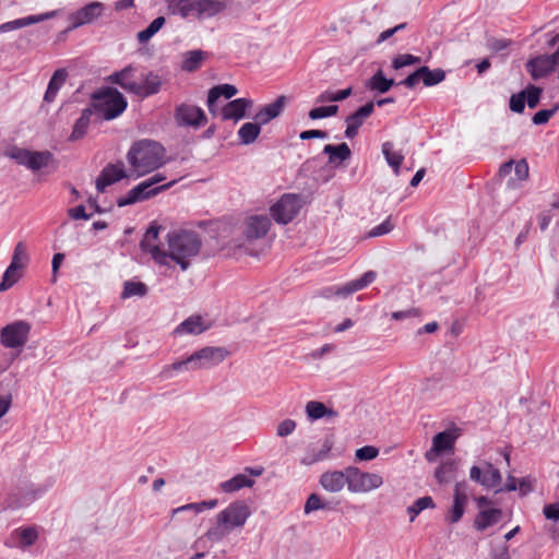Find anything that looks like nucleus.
Returning <instances> with one entry per match:
<instances>
[{
	"mask_svg": "<svg viewBox=\"0 0 559 559\" xmlns=\"http://www.w3.org/2000/svg\"><path fill=\"white\" fill-rule=\"evenodd\" d=\"M127 162L133 179L148 175L166 164L165 147L148 139L134 142L127 153Z\"/></svg>",
	"mask_w": 559,
	"mask_h": 559,
	"instance_id": "obj_1",
	"label": "nucleus"
},
{
	"mask_svg": "<svg viewBox=\"0 0 559 559\" xmlns=\"http://www.w3.org/2000/svg\"><path fill=\"white\" fill-rule=\"evenodd\" d=\"M168 261L176 262L182 271L190 266V259L201 249V240L193 231L178 230L168 234Z\"/></svg>",
	"mask_w": 559,
	"mask_h": 559,
	"instance_id": "obj_2",
	"label": "nucleus"
},
{
	"mask_svg": "<svg viewBox=\"0 0 559 559\" xmlns=\"http://www.w3.org/2000/svg\"><path fill=\"white\" fill-rule=\"evenodd\" d=\"M225 10L219 0H181L170 5L168 12L187 21H203L219 14Z\"/></svg>",
	"mask_w": 559,
	"mask_h": 559,
	"instance_id": "obj_3",
	"label": "nucleus"
},
{
	"mask_svg": "<svg viewBox=\"0 0 559 559\" xmlns=\"http://www.w3.org/2000/svg\"><path fill=\"white\" fill-rule=\"evenodd\" d=\"M124 96L116 88L107 87L93 95V112L102 120H112L119 117L127 108Z\"/></svg>",
	"mask_w": 559,
	"mask_h": 559,
	"instance_id": "obj_4",
	"label": "nucleus"
},
{
	"mask_svg": "<svg viewBox=\"0 0 559 559\" xmlns=\"http://www.w3.org/2000/svg\"><path fill=\"white\" fill-rule=\"evenodd\" d=\"M165 180V176L160 174H156L147 180H144L133 187L124 197H121L117 200V205L119 207H123L126 205L134 204L138 202H142L147 200L163 190H166L176 183V180H173L166 185L154 187L156 183Z\"/></svg>",
	"mask_w": 559,
	"mask_h": 559,
	"instance_id": "obj_5",
	"label": "nucleus"
},
{
	"mask_svg": "<svg viewBox=\"0 0 559 559\" xmlns=\"http://www.w3.org/2000/svg\"><path fill=\"white\" fill-rule=\"evenodd\" d=\"M31 331V325L26 321H15L11 324L5 325L0 333V342L5 348H10L15 350V354L10 359L8 365L4 367L7 368L13 359H15L19 354L22 352L23 347L25 346L28 334Z\"/></svg>",
	"mask_w": 559,
	"mask_h": 559,
	"instance_id": "obj_6",
	"label": "nucleus"
},
{
	"mask_svg": "<svg viewBox=\"0 0 559 559\" xmlns=\"http://www.w3.org/2000/svg\"><path fill=\"white\" fill-rule=\"evenodd\" d=\"M304 206L299 194L285 193L271 207L270 213L277 224L286 225L292 222Z\"/></svg>",
	"mask_w": 559,
	"mask_h": 559,
	"instance_id": "obj_7",
	"label": "nucleus"
},
{
	"mask_svg": "<svg viewBox=\"0 0 559 559\" xmlns=\"http://www.w3.org/2000/svg\"><path fill=\"white\" fill-rule=\"evenodd\" d=\"M4 155L13 159L16 164L25 166L33 171L47 167L52 158L51 153L47 151H29L17 146L7 148Z\"/></svg>",
	"mask_w": 559,
	"mask_h": 559,
	"instance_id": "obj_8",
	"label": "nucleus"
},
{
	"mask_svg": "<svg viewBox=\"0 0 559 559\" xmlns=\"http://www.w3.org/2000/svg\"><path fill=\"white\" fill-rule=\"evenodd\" d=\"M348 491L366 493L380 488L383 477L378 473L362 472L356 466H348Z\"/></svg>",
	"mask_w": 559,
	"mask_h": 559,
	"instance_id": "obj_9",
	"label": "nucleus"
},
{
	"mask_svg": "<svg viewBox=\"0 0 559 559\" xmlns=\"http://www.w3.org/2000/svg\"><path fill=\"white\" fill-rule=\"evenodd\" d=\"M216 515L233 532L234 530L243 527L251 515V510L247 502L237 500Z\"/></svg>",
	"mask_w": 559,
	"mask_h": 559,
	"instance_id": "obj_10",
	"label": "nucleus"
},
{
	"mask_svg": "<svg viewBox=\"0 0 559 559\" xmlns=\"http://www.w3.org/2000/svg\"><path fill=\"white\" fill-rule=\"evenodd\" d=\"M229 352L222 346H205L194 353H192L191 359L194 366V370L210 369L226 359Z\"/></svg>",
	"mask_w": 559,
	"mask_h": 559,
	"instance_id": "obj_11",
	"label": "nucleus"
},
{
	"mask_svg": "<svg viewBox=\"0 0 559 559\" xmlns=\"http://www.w3.org/2000/svg\"><path fill=\"white\" fill-rule=\"evenodd\" d=\"M106 5L99 1H93L85 4L81 9L69 14V29H75L83 25L93 23L104 15Z\"/></svg>",
	"mask_w": 559,
	"mask_h": 559,
	"instance_id": "obj_12",
	"label": "nucleus"
},
{
	"mask_svg": "<svg viewBox=\"0 0 559 559\" xmlns=\"http://www.w3.org/2000/svg\"><path fill=\"white\" fill-rule=\"evenodd\" d=\"M123 178H132L130 168H126L123 163L118 162L116 164L107 165L99 176L96 179V189L98 192H104L105 189L123 179Z\"/></svg>",
	"mask_w": 559,
	"mask_h": 559,
	"instance_id": "obj_13",
	"label": "nucleus"
},
{
	"mask_svg": "<svg viewBox=\"0 0 559 559\" xmlns=\"http://www.w3.org/2000/svg\"><path fill=\"white\" fill-rule=\"evenodd\" d=\"M159 229V226L151 225L141 241V248L143 251L148 252L156 263L168 265L167 252L160 250L157 245Z\"/></svg>",
	"mask_w": 559,
	"mask_h": 559,
	"instance_id": "obj_14",
	"label": "nucleus"
},
{
	"mask_svg": "<svg viewBox=\"0 0 559 559\" xmlns=\"http://www.w3.org/2000/svg\"><path fill=\"white\" fill-rule=\"evenodd\" d=\"M176 121L179 126L198 128L206 121L204 111L194 105L181 104L176 108Z\"/></svg>",
	"mask_w": 559,
	"mask_h": 559,
	"instance_id": "obj_15",
	"label": "nucleus"
},
{
	"mask_svg": "<svg viewBox=\"0 0 559 559\" xmlns=\"http://www.w3.org/2000/svg\"><path fill=\"white\" fill-rule=\"evenodd\" d=\"M469 478L486 488H497L502 480L500 471L489 462L485 463L484 474L480 467L476 465L472 466Z\"/></svg>",
	"mask_w": 559,
	"mask_h": 559,
	"instance_id": "obj_16",
	"label": "nucleus"
},
{
	"mask_svg": "<svg viewBox=\"0 0 559 559\" xmlns=\"http://www.w3.org/2000/svg\"><path fill=\"white\" fill-rule=\"evenodd\" d=\"M271 225V219L267 215H251L246 219L243 234L249 240L260 239L266 236Z\"/></svg>",
	"mask_w": 559,
	"mask_h": 559,
	"instance_id": "obj_17",
	"label": "nucleus"
},
{
	"mask_svg": "<svg viewBox=\"0 0 559 559\" xmlns=\"http://www.w3.org/2000/svg\"><path fill=\"white\" fill-rule=\"evenodd\" d=\"M467 501V484L465 481L456 483L454 487L453 506L447 515V520L451 523H457L465 512Z\"/></svg>",
	"mask_w": 559,
	"mask_h": 559,
	"instance_id": "obj_18",
	"label": "nucleus"
},
{
	"mask_svg": "<svg viewBox=\"0 0 559 559\" xmlns=\"http://www.w3.org/2000/svg\"><path fill=\"white\" fill-rule=\"evenodd\" d=\"M348 467L343 471H326L320 476V485L328 492L336 493L348 487Z\"/></svg>",
	"mask_w": 559,
	"mask_h": 559,
	"instance_id": "obj_19",
	"label": "nucleus"
},
{
	"mask_svg": "<svg viewBox=\"0 0 559 559\" xmlns=\"http://www.w3.org/2000/svg\"><path fill=\"white\" fill-rule=\"evenodd\" d=\"M252 106L253 102L250 98H237L224 105L219 115L223 120H234L238 122L247 117V110Z\"/></svg>",
	"mask_w": 559,
	"mask_h": 559,
	"instance_id": "obj_20",
	"label": "nucleus"
},
{
	"mask_svg": "<svg viewBox=\"0 0 559 559\" xmlns=\"http://www.w3.org/2000/svg\"><path fill=\"white\" fill-rule=\"evenodd\" d=\"M57 15H58V11L53 10V11L35 14V15H28L25 17L16 19L14 21L5 22V23L0 24V33L12 32V31L25 27V26H29L32 24H36V23H40V22L50 20Z\"/></svg>",
	"mask_w": 559,
	"mask_h": 559,
	"instance_id": "obj_21",
	"label": "nucleus"
},
{
	"mask_svg": "<svg viewBox=\"0 0 559 559\" xmlns=\"http://www.w3.org/2000/svg\"><path fill=\"white\" fill-rule=\"evenodd\" d=\"M456 438L457 433L454 430H445L437 433L432 439L431 450L426 454L427 460L431 461L433 455L452 450Z\"/></svg>",
	"mask_w": 559,
	"mask_h": 559,
	"instance_id": "obj_22",
	"label": "nucleus"
},
{
	"mask_svg": "<svg viewBox=\"0 0 559 559\" xmlns=\"http://www.w3.org/2000/svg\"><path fill=\"white\" fill-rule=\"evenodd\" d=\"M230 533L231 531L216 515L215 524L192 544V548H198L200 544L204 542H209L212 546L213 544L222 542Z\"/></svg>",
	"mask_w": 559,
	"mask_h": 559,
	"instance_id": "obj_23",
	"label": "nucleus"
},
{
	"mask_svg": "<svg viewBox=\"0 0 559 559\" xmlns=\"http://www.w3.org/2000/svg\"><path fill=\"white\" fill-rule=\"evenodd\" d=\"M210 323L203 320L200 316H191L182 321L175 330L174 334L183 335H199L210 329Z\"/></svg>",
	"mask_w": 559,
	"mask_h": 559,
	"instance_id": "obj_24",
	"label": "nucleus"
},
{
	"mask_svg": "<svg viewBox=\"0 0 559 559\" xmlns=\"http://www.w3.org/2000/svg\"><path fill=\"white\" fill-rule=\"evenodd\" d=\"M376 272L368 271L361 277L353 280L342 286L334 288V294L342 297H347L362 288L367 287L376 280Z\"/></svg>",
	"mask_w": 559,
	"mask_h": 559,
	"instance_id": "obj_25",
	"label": "nucleus"
},
{
	"mask_svg": "<svg viewBox=\"0 0 559 559\" xmlns=\"http://www.w3.org/2000/svg\"><path fill=\"white\" fill-rule=\"evenodd\" d=\"M285 103V96H280L275 102L263 106L254 115V121L258 122L260 126L269 123L271 120L275 119L281 115V112L284 109Z\"/></svg>",
	"mask_w": 559,
	"mask_h": 559,
	"instance_id": "obj_26",
	"label": "nucleus"
},
{
	"mask_svg": "<svg viewBox=\"0 0 559 559\" xmlns=\"http://www.w3.org/2000/svg\"><path fill=\"white\" fill-rule=\"evenodd\" d=\"M162 87V79L154 72H148L142 76L135 87V95L144 98L157 94Z\"/></svg>",
	"mask_w": 559,
	"mask_h": 559,
	"instance_id": "obj_27",
	"label": "nucleus"
},
{
	"mask_svg": "<svg viewBox=\"0 0 559 559\" xmlns=\"http://www.w3.org/2000/svg\"><path fill=\"white\" fill-rule=\"evenodd\" d=\"M527 70L534 79L542 78L557 67L551 56H539L527 62Z\"/></svg>",
	"mask_w": 559,
	"mask_h": 559,
	"instance_id": "obj_28",
	"label": "nucleus"
},
{
	"mask_svg": "<svg viewBox=\"0 0 559 559\" xmlns=\"http://www.w3.org/2000/svg\"><path fill=\"white\" fill-rule=\"evenodd\" d=\"M135 69L132 66H128L119 72H115L109 76V80L121 86L129 93L135 94V87L138 81L133 80V73Z\"/></svg>",
	"mask_w": 559,
	"mask_h": 559,
	"instance_id": "obj_29",
	"label": "nucleus"
},
{
	"mask_svg": "<svg viewBox=\"0 0 559 559\" xmlns=\"http://www.w3.org/2000/svg\"><path fill=\"white\" fill-rule=\"evenodd\" d=\"M187 371H195L191 356L176 360L170 365L164 366L163 369L160 370L159 377L164 380H168L174 378L179 372Z\"/></svg>",
	"mask_w": 559,
	"mask_h": 559,
	"instance_id": "obj_30",
	"label": "nucleus"
},
{
	"mask_svg": "<svg viewBox=\"0 0 559 559\" xmlns=\"http://www.w3.org/2000/svg\"><path fill=\"white\" fill-rule=\"evenodd\" d=\"M501 515L502 513L500 509L480 510L474 520V526L478 531H485L497 524L500 521Z\"/></svg>",
	"mask_w": 559,
	"mask_h": 559,
	"instance_id": "obj_31",
	"label": "nucleus"
},
{
	"mask_svg": "<svg viewBox=\"0 0 559 559\" xmlns=\"http://www.w3.org/2000/svg\"><path fill=\"white\" fill-rule=\"evenodd\" d=\"M323 153L329 155L330 164L338 166L349 158L350 148L346 143H341L338 145L326 144L323 148Z\"/></svg>",
	"mask_w": 559,
	"mask_h": 559,
	"instance_id": "obj_32",
	"label": "nucleus"
},
{
	"mask_svg": "<svg viewBox=\"0 0 559 559\" xmlns=\"http://www.w3.org/2000/svg\"><path fill=\"white\" fill-rule=\"evenodd\" d=\"M67 76H68V73L64 69H58L57 71H55V73L52 74V76L48 83V87H47V91L44 96L45 102H47V103L53 102L59 90L64 84Z\"/></svg>",
	"mask_w": 559,
	"mask_h": 559,
	"instance_id": "obj_33",
	"label": "nucleus"
},
{
	"mask_svg": "<svg viewBox=\"0 0 559 559\" xmlns=\"http://www.w3.org/2000/svg\"><path fill=\"white\" fill-rule=\"evenodd\" d=\"M93 114V109L90 107L82 110L80 118L73 127L70 141H78L86 134Z\"/></svg>",
	"mask_w": 559,
	"mask_h": 559,
	"instance_id": "obj_34",
	"label": "nucleus"
},
{
	"mask_svg": "<svg viewBox=\"0 0 559 559\" xmlns=\"http://www.w3.org/2000/svg\"><path fill=\"white\" fill-rule=\"evenodd\" d=\"M254 484L253 479L249 478L245 474H238L233 478L219 484V489L224 492H235L245 487H252Z\"/></svg>",
	"mask_w": 559,
	"mask_h": 559,
	"instance_id": "obj_35",
	"label": "nucleus"
},
{
	"mask_svg": "<svg viewBox=\"0 0 559 559\" xmlns=\"http://www.w3.org/2000/svg\"><path fill=\"white\" fill-rule=\"evenodd\" d=\"M261 132V126L258 122H246L238 130V138L245 145L253 143Z\"/></svg>",
	"mask_w": 559,
	"mask_h": 559,
	"instance_id": "obj_36",
	"label": "nucleus"
},
{
	"mask_svg": "<svg viewBox=\"0 0 559 559\" xmlns=\"http://www.w3.org/2000/svg\"><path fill=\"white\" fill-rule=\"evenodd\" d=\"M394 85V80L386 79L381 70L377 71L366 83V86L378 93H385Z\"/></svg>",
	"mask_w": 559,
	"mask_h": 559,
	"instance_id": "obj_37",
	"label": "nucleus"
},
{
	"mask_svg": "<svg viewBox=\"0 0 559 559\" xmlns=\"http://www.w3.org/2000/svg\"><path fill=\"white\" fill-rule=\"evenodd\" d=\"M23 269L24 267L17 266L15 264H10L7 267V270L3 273L2 281L0 283V293L8 290L15 283L19 282V280L23 275Z\"/></svg>",
	"mask_w": 559,
	"mask_h": 559,
	"instance_id": "obj_38",
	"label": "nucleus"
},
{
	"mask_svg": "<svg viewBox=\"0 0 559 559\" xmlns=\"http://www.w3.org/2000/svg\"><path fill=\"white\" fill-rule=\"evenodd\" d=\"M44 492V489H31L23 497H17L19 493H13L8 498V508L17 509L33 502L37 497Z\"/></svg>",
	"mask_w": 559,
	"mask_h": 559,
	"instance_id": "obj_39",
	"label": "nucleus"
},
{
	"mask_svg": "<svg viewBox=\"0 0 559 559\" xmlns=\"http://www.w3.org/2000/svg\"><path fill=\"white\" fill-rule=\"evenodd\" d=\"M306 414L308 419L313 421L323 418L324 416H333L335 413L332 409L317 401H310L306 404Z\"/></svg>",
	"mask_w": 559,
	"mask_h": 559,
	"instance_id": "obj_40",
	"label": "nucleus"
},
{
	"mask_svg": "<svg viewBox=\"0 0 559 559\" xmlns=\"http://www.w3.org/2000/svg\"><path fill=\"white\" fill-rule=\"evenodd\" d=\"M204 59V52L202 50H190L183 55L181 69L187 72H193L198 70Z\"/></svg>",
	"mask_w": 559,
	"mask_h": 559,
	"instance_id": "obj_41",
	"label": "nucleus"
},
{
	"mask_svg": "<svg viewBox=\"0 0 559 559\" xmlns=\"http://www.w3.org/2000/svg\"><path fill=\"white\" fill-rule=\"evenodd\" d=\"M382 153L388 164L394 169V173L397 175L399 168L404 160V156L400 152H395L393 150V144L391 142H385L382 144Z\"/></svg>",
	"mask_w": 559,
	"mask_h": 559,
	"instance_id": "obj_42",
	"label": "nucleus"
},
{
	"mask_svg": "<svg viewBox=\"0 0 559 559\" xmlns=\"http://www.w3.org/2000/svg\"><path fill=\"white\" fill-rule=\"evenodd\" d=\"M14 536L16 538V546L20 548L32 546L38 537L37 532L32 527L19 528L14 532Z\"/></svg>",
	"mask_w": 559,
	"mask_h": 559,
	"instance_id": "obj_43",
	"label": "nucleus"
},
{
	"mask_svg": "<svg viewBox=\"0 0 559 559\" xmlns=\"http://www.w3.org/2000/svg\"><path fill=\"white\" fill-rule=\"evenodd\" d=\"M332 449V444L330 441H325L322 444V448L319 451H309L302 459L301 464L304 465H311L317 462L323 461L328 457L330 451Z\"/></svg>",
	"mask_w": 559,
	"mask_h": 559,
	"instance_id": "obj_44",
	"label": "nucleus"
},
{
	"mask_svg": "<svg viewBox=\"0 0 559 559\" xmlns=\"http://www.w3.org/2000/svg\"><path fill=\"white\" fill-rule=\"evenodd\" d=\"M421 81L426 86H433L445 79V73L441 69L430 70L428 67L420 68Z\"/></svg>",
	"mask_w": 559,
	"mask_h": 559,
	"instance_id": "obj_45",
	"label": "nucleus"
},
{
	"mask_svg": "<svg viewBox=\"0 0 559 559\" xmlns=\"http://www.w3.org/2000/svg\"><path fill=\"white\" fill-rule=\"evenodd\" d=\"M164 24L165 17H156L145 29L138 33V40L142 44L148 41L164 26Z\"/></svg>",
	"mask_w": 559,
	"mask_h": 559,
	"instance_id": "obj_46",
	"label": "nucleus"
},
{
	"mask_svg": "<svg viewBox=\"0 0 559 559\" xmlns=\"http://www.w3.org/2000/svg\"><path fill=\"white\" fill-rule=\"evenodd\" d=\"M373 109L374 103H367L366 105L358 108L353 115L347 117V120L360 128L365 119L368 118L373 112Z\"/></svg>",
	"mask_w": 559,
	"mask_h": 559,
	"instance_id": "obj_47",
	"label": "nucleus"
},
{
	"mask_svg": "<svg viewBox=\"0 0 559 559\" xmlns=\"http://www.w3.org/2000/svg\"><path fill=\"white\" fill-rule=\"evenodd\" d=\"M146 286L141 282L128 281L124 283L122 298H130L133 296L142 297L146 294Z\"/></svg>",
	"mask_w": 559,
	"mask_h": 559,
	"instance_id": "obj_48",
	"label": "nucleus"
},
{
	"mask_svg": "<svg viewBox=\"0 0 559 559\" xmlns=\"http://www.w3.org/2000/svg\"><path fill=\"white\" fill-rule=\"evenodd\" d=\"M209 93L212 94V99L219 98L222 96L226 99H230L238 93V90L231 84H221L212 87Z\"/></svg>",
	"mask_w": 559,
	"mask_h": 559,
	"instance_id": "obj_49",
	"label": "nucleus"
},
{
	"mask_svg": "<svg viewBox=\"0 0 559 559\" xmlns=\"http://www.w3.org/2000/svg\"><path fill=\"white\" fill-rule=\"evenodd\" d=\"M338 111L336 105L316 107L309 111V118L312 120L335 116Z\"/></svg>",
	"mask_w": 559,
	"mask_h": 559,
	"instance_id": "obj_50",
	"label": "nucleus"
},
{
	"mask_svg": "<svg viewBox=\"0 0 559 559\" xmlns=\"http://www.w3.org/2000/svg\"><path fill=\"white\" fill-rule=\"evenodd\" d=\"M326 504L322 501L321 497L317 493H311L304 507V511L306 514H309L313 511L325 509Z\"/></svg>",
	"mask_w": 559,
	"mask_h": 559,
	"instance_id": "obj_51",
	"label": "nucleus"
},
{
	"mask_svg": "<svg viewBox=\"0 0 559 559\" xmlns=\"http://www.w3.org/2000/svg\"><path fill=\"white\" fill-rule=\"evenodd\" d=\"M27 261V252L24 243L19 242L15 246L12 260L10 264H15L17 266L24 267Z\"/></svg>",
	"mask_w": 559,
	"mask_h": 559,
	"instance_id": "obj_52",
	"label": "nucleus"
},
{
	"mask_svg": "<svg viewBox=\"0 0 559 559\" xmlns=\"http://www.w3.org/2000/svg\"><path fill=\"white\" fill-rule=\"evenodd\" d=\"M522 93H525V100L530 108H535L538 105L542 88L535 85H530L526 90L522 91Z\"/></svg>",
	"mask_w": 559,
	"mask_h": 559,
	"instance_id": "obj_53",
	"label": "nucleus"
},
{
	"mask_svg": "<svg viewBox=\"0 0 559 559\" xmlns=\"http://www.w3.org/2000/svg\"><path fill=\"white\" fill-rule=\"evenodd\" d=\"M420 62L419 57H415L409 53L400 55L396 58L393 59L392 66L394 69L399 70L407 66H412L415 63Z\"/></svg>",
	"mask_w": 559,
	"mask_h": 559,
	"instance_id": "obj_54",
	"label": "nucleus"
},
{
	"mask_svg": "<svg viewBox=\"0 0 559 559\" xmlns=\"http://www.w3.org/2000/svg\"><path fill=\"white\" fill-rule=\"evenodd\" d=\"M558 106H555L554 108H550V109H542L539 111H537L534 116H533V123L534 124H545L549 121V119L557 112L558 110Z\"/></svg>",
	"mask_w": 559,
	"mask_h": 559,
	"instance_id": "obj_55",
	"label": "nucleus"
},
{
	"mask_svg": "<svg viewBox=\"0 0 559 559\" xmlns=\"http://www.w3.org/2000/svg\"><path fill=\"white\" fill-rule=\"evenodd\" d=\"M379 451L372 445H365L356 450V457L360 461H370L378 456Z\"/></svg>",
	"mask_w": 559,
	"mask_h": 559,
	"instance_id": "obj_56",
	"label": "nucleus"
},
{
	"mask_svg": "<svg viewBox=\"0 0 559 559\" xmlns=\"http://www.w3.org/2000/svg\"><path fill=\"white\" fill-rule=\"evenodd\" d=\"M296 429V421L293 419H285L281 421L276 427V433L278 437H287L292 435Z\"/></svg>",
	"mask_w": 559,
	"mask_h": 559,
	"instance_id": "obj_57",
	"label": "nucleus"
},
{
	"mask_svg": "<svg viewBox=\"0 0 559 559\" xmlns=\"http://www.w3.org/2000/svg\"><path fill=\"white\" fill-rule=\"evenodd\" d=\"M525 108V93L513 94L510 98V109L514 112L521 114Z\"/></svg>",
	"mask_w": 559,
	"mask_h": 559,
	"instance_id": "obj_58",
	"label": "nucleus"
},
{
	"mask_svg": "<svg viewBox=\"0 0 559 559\" xmlns=\"http://www.w3.org/2000/svg\"><path fill=\"white\" fill-rule=\"evenodd\" d=\"M513 170L518 180L523 181L528 177V165L524 159L513 162Z\"/></svg>",
	"mask_w": 559,
	"mask_h": 559,
	"instance_id": "obj_59",
	"label": "nucleus"
},
{
	"mask_svg": "<svg viewBox=\"0 0 559 559\" xmlns=\"http://www.w3.org/2000/svg\"><path fill=\"white\" fill-rule=\"evenodd\" d=\"M393 229V225L391 224L390 219H385L378 226L373 227L369 233V237H379L383 236L388 233H390Z\"/></svg>",
	"mask_w": 559,
	"mask_h": 559,
	"instance_id": "obj_60",
	"label": "nucleus"
},
{
	"mask_svg": "<svg viewBox=\"0 0 559 559\" xmlns=\"http://www.w3.org/2000/svg\"><path fill=\"white\" fill-rule=\"evenodd\" d=\"M188 511H191L195 514L201 513L200 502L188 503V504L175 508L171 511V519H174L177 514H179L181 512H188Z\"/></svg>",
	"mask_w": 559,
	"mask_h": 559,
	"instance_id": "obj_61",
	"label": "nucleus"
},
{
	"mask_svg": "<svg viewBox=\"0 0 559 559\" xmlns=\"http://www.w3.org/2000/svg\"><path fill=\"white\" fill-rule=\"evenodd\" d=\"M68 215L73 219H90L91 215L85 212L83 205H78L68 211Z\"/></svg>",
	"mask_w": 559,
	"mask_h": 559,
	"instance_id": "obj_62",
	"label": "nucleus"
},
{
	"mask_svg": "<svg viewBox=\"0 0 559 559\" xmlns=\"http://www.w3.org/2000/svg\"><path fill=\"white\" fill-rule=\"evenodd\" d=\"M415 508L418 509L420 512L426 510V509H433L435 508V502L432 500L431 497L429 496H425V497H421L419 499H417L415 502Z\"/></svg>",
	"mask_w": 559,
	"mask_h": 559,
	"instance_id": "obj_63",
	"label": "nucleus"
},
{
	"mask_svg": "<svg viewBox=\"0 0 559 559\" xmlns=\"http://www.w3.org/2000/svg\"><path fill=\"white\" fill-rule=\"evenodd\" d=\"M546 519L558 521L559 520V503L547 504L544 508Z\"/></svg>",
	"mask_w": 559,
	"mask_h": 559,
	"instance_id": "obj_64",
	"label": "nucleus"
}]
</instances>
